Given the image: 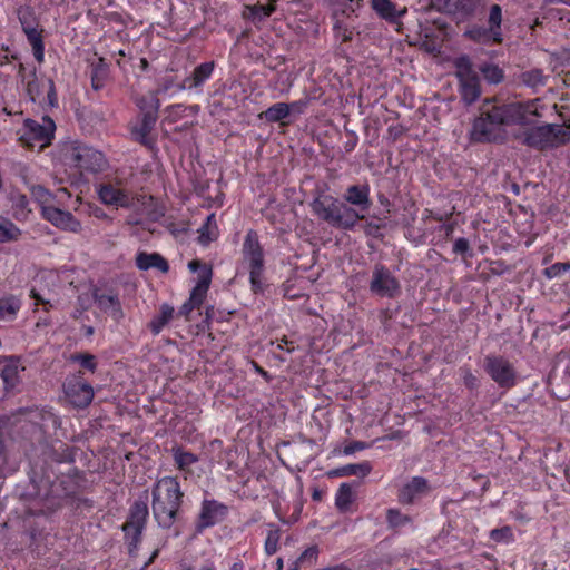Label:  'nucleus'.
I'll return each instance as SVG.
<instances>
[{
	"label": "nucleus",
	"mask_w": 570,
	"mask_h": 570,
	"mask_svg": "<svg viewBox=\"0 0 570 570\" xmlns=\"http://www.w3.org/2000/svg\"><path fill=\"white\" fill-rule=\"evenodd\" d=\"M72 272L69 269H42L32 279L30 297L43 311L57 309L62 305V292L72 284Z\"/></svg>",
	"instance_id": "1"
},
{
	"label": "nucleus",
	"mask_w": 570,
	"mask_h": 570,
	"mask_svg": "<svg viewBox=\"0 0 570 570\" xmlns=\"http://www.w3.org/2000/svg\"><path fill=\"white\" fill-rule=\"evenodd\" d=\"M183 492L175 478L159 479L153 488V513L163 528H170L181 504Z\"/></svg>",
	"instance_id": "2"
},
{
	"label": "nucleus",
	"mask_w": 570,
	"mask_h": 570,
	"mask_svg": "<svg viewBox=\"0 0 570 570\" xmlns=\"http://www.w3.org/2000/svg\"><path fill=\"white\" fill-rule=\"evenodd\" d=\"M312 209L330 225L343 229H352L364 215L347 205L340 203L332 196H318L312 203Z\"/></svg>",
	"instance_id": "3"
},
{
	"label": "nucleus",
	"mask_w": 570,
	"mask_h": 570,
	"mask_svg": "<svg viewBox=\"0 0 570 570\" xmlns=\"http://www.w3.org/2000/svg\"><path fill=\"white\" fill-rule=\"evenodd\" d=\"M264 264V250L259 244L258 235L256 232L249 230L243 243L239 269L249 274V281L255 292L261 288Z\"/></svg>",
	"instance_id": "4"
},
{
	"label": "nucleus",
	"mask_w": 570,
	"mask_h": 570,
	"mask_svg": "<svg viewBox=\"0 0 570 570\" xmlns=\"http://www.w3.org/2000/svg\"><path fill=\"white\" fill-rule=\"evenodd\" d=\"M495 107L498 109L497 116L504 128L510 126L524 127L533 124L537 118L542 116L540 99L511 101Z\"/></svg>",
	"instance_id": "5"
},
{
	"label": "nucleus",
	"mask_w": 570,
	"mask_h": 570,
	"mask_svg": "<svg viewBox=\"0 0 570 570\" xmlns=\"http://www.w3.org/2000/svg\"><path fill=\"white\" fill-rule=\"evenodd\" d=\"M570 140V127L564 125H544L523 134L522 142L528 147L544 150L557 148Z\"/></svg>",
	"instance_id": "6"
},
{
	"label": "nucleus",
	"mask_w": 570,
	"mask_h": 570,
	"mask_svg": "<svg viewBox=\"0 0 570 570\" xmlns=\"http://www.w3.org/2000/svg\"><path fill=\"white\" fill-rule=\"evenodd\" d=\"M63 160L75 167L80 174L97 173L105 168L106 159L102 153L89 146L70 144L63 149Z\"/></svg>",
	"instance_id": "7"
},
{
	"label": "nucleus",
	"mask_w": 570,
	"mask_h": 570,
	"mask_svg": "<svg viewBox=\"0 0 570 570\" xmlns=\"http://www.w3.org/2000/svg\"><path fill=\"white\" fill-rule=\"evenodd\" d=\"M55 130L56 125L50 117H42L41 122L26 119L18 131V137L23 146L41 150L51 144Z\"/></svg>",
	"instance_id": "8"
},
{
	"label": "nucleus",
	"mask_w": 570,
	"mask_h": 570,
	"mask_svg": "<svg viewBox=\"0 0 570 570\" xmlns=\"http://www.w3.org/2000/svg\"><path fill=\"white\" fill-rule=\"evenodd\" d=\"M498 109L495 106L484 110L475 118L470 131V139L475 142H492L503 140L505 137V129L503 124L497 116Z\"/></svg>",
	"instance_id": "9"
},
{
	"label": "nucleus",
	"mask_w": 570,
	"mask_h": 570,
	"mask_svg": "<svg viewBox=\"0 0 570 570\" xmlns=\"http://www.w3.org/2000/svg\"><path fill=\"white\" fill-rule=\"evenodd\" d=\"M484 370L500 387L510 389L517 383L515 368L512 363L503 356H487L484 360Z\"/></svg>",
	"instance_id": "10"
},
{
	"label": "nucleus",
	"mask_w": 570,
	"mask_h": 570,
	"mask_svg": "<svg viewBox=\"0 0 570 570\" xmlns=\"http://www.w3.org/2000/svg\"><path fill=\"white\" fill-rule=\"evenodd\" d=\"M147 515V505L145 503H135L130 510L128 521L122 525L130 554L138 548Z\"/></svg>",
	"instance_id": "11"
},
{
	"label": "nucleus",
	"mask_w": 570,
	"mask_h": 570,
	"mask_svg": "<svg viewBox=\"0 0 570 570\" xmlns=\"http://www.w3.org/2000/svg\"><path fill=\"white\" fill-rule=\"evenodd\" d=\"M136 105L142 112L141 126L134 131L137 139L144 140L153 129L159 109V100L154 92L136 98Z\"/></svg>",
	"instance_id": "12"
},
{
	"label": "nucleus",
	"mask_w": 570,
	"mask_h": 570,
	"mask_svg": "<svg viewBox=\"0 0 570 570\" xmlns=\"http://www.w3.org/2000/svg\"><path fill=\"white\" fill-rule=\"evenodd\" d=\"M370 289L375 295L382 297H394L400 292V284L386 267L376 265L373 271Z\"/></svg>",
	"instance_id": "13"
},
{
	"label": "nucleus",
	"mask_w": 570,
	"mask_h": 570,
	"mask_svg": "<svg viewBox=\"0 0 570 570\" xmlns=\"http://www.w3.org/2000/svg\"><path fill=\"white\" fill-rule=\"evenodd\" d=\"M96 191L101 203L116 208H128L132 205L131 194L118 184L101 183L96 186Z\"/></svg>",
	"instance_id": "14"
},
{
	"label": "nucleus",
	"mask_w": 570,
	"mask_h": 570,
	"mask_svg": "<svg viewBox=\"0 0 570 570\" xmlns=\"http://www.w3.org/2000/svg\"><path fill=\"white\" fill-rule=\"evenodd\" d=\"M65 394L68 401L76 407L88 406L94 399V389L80 377H73L66 381Z\"/></svg>",
	"instance_id": "15"
},
{
	"label": "nucleus",
	"mask_w": 570,
	"mask_h": 570,
	"mask_svg": "<svg viewBox=\"0 0 570 570\" xmlns=\"http://www.w3.org/2000/svg\"><path fill=\"white\" fill-rule=\"evenodd\" d=\"M42 216L60 229L72 233L81 230V223L70 212H65L55 205L47 206L45 212H42Z\"/></svg>",
	"instance_id": "16"
},
{
	"label": "nucleus",
	"mask_w": 570,
	"mask_h": 570,
	"mask_svg": "<svg viewBox=\"0 0 570 570\" xmlns=\"http://www.w3.org/2000/svg\"><path fill=\"white\" fill-rule=\"evenodd\" d=\"M227 513V507L216 500H204L199 513L198 528L205 529L220 522Z\"/></svg>",
	"instance_id": "17"
},
{
	"label": "nucleus",
	"mask_w": 570,
	"mask_h": 570,
	"mask_svg": "<svg viewBox=\"0 0 570 570\" xmlns=\"http://www.w3.org/2000/svg\"><path fill=\"white\" fill-rule=\"evenodd\" d=\"M19 20L23 32L27 36L29 43L32 47L33 56L38 62H42L45 59V46L42 40V31L38 30L27 20L24 13H19Z\"/></svg>",
	"instance_id": "18"
},
{
	"label": "nucleus",
	"mask_w": 570,
	"mask_h": 570,
	"mask_svg": "<svg viewBox=\"0 0 570 570\" xmlns=\"http://www.w3.org/2000/svg\"><path fill=\"white\" fill-rule=\"evenodd\" d=\"M371 7L381 19L390 23H397L407 12L406 7L399 8L392 0H371Z\"/></svg>",
	"instance_id": "19"
},
{
	"label": "nucleus",
	"mask_w": 570,
	"mask_h": 570,
	"mask_svg": "<svg viewBox=\"0 0 570 570\" xmlns=\"http://www.w3.org/2000/svg\"><path fill=\"white\" fill-rule=\"evenodd\" d=\"M30 191L33 199L40 205L41 213L45 212L47 206H53L56 202L60 203L63 197H70L66 188H59L56 194H52L43 186L35 185L30 187Z\"/></svg>",
	"instance_id": "20"
},
{
	"label": "nucleus",
	"mask_w": 570,
	"mask_h": 570,
	"mask_svg": "<svg viewBox=\"0 0 570 570\" xmlns=\"http://www.w3.org/2000/svg\"><path fill=\"white\" fill-rule=\"evenodd\" d=\"M343 197L345 202L358 207L361 210H367L371 206L370 186L367 184L347 187Z\"/></svg>",
	"instance_id": "21"
},
{
	"label": "nucleus",
	"mask_w": 570,
	"mask_h": 570,
	"mask_svg": "<svg viewBox=\"0 0 570 570\" xmlns=\"http://www.w3.org/2000/svg\"><path fill=\"white\" fill-rule=\"evenodd\" d=\"M428 491V482L421 476H414L400 490L399 500L402 503H412Z\"/></svg>",
	"instance_id": "22"
},
{
	"label": "nucleus",
	"mask_w": 570,
	"mask_h": 570,
	"mask_svg": "<svg viewBox=\"0 0 570 570\" xmlns=\"http://www.w3.org/2000/svg\"><path fill=\"white\" fill-rule=\"evenodd\" d=\"M214 67L213 61L200 63L194 69L193 73L184 80L181 88H200L212 77Z\"/></svg>",
	"instance_id": "23"
},
{
	"label": "nucleus",
	"mask_w": 570,
	"mask_h": 570,
	"mask_svg": "<svg viewBox=\"0 0 570 570\" xmlns=\"http://www.w3.org/2000/svg\"><path fill=\"white\" fill-rule=\"evenodd\" d=\"M276 10L275 0H258L253 6H246L244 16L257 23L264 21Z\"/></svg>",
	"instance_id": "24"
},
{
	"label": "nucleus",
	"mask_w": 570,
	"mask_h": 570,
	"mask_svg": "<svg viewBox=\"0 0 570 570\" xmlns=\"http://www.w3.org/2000/svg\"><path fill=\"white\" fill-rule=\"evenodd\" d=\"M4 363L1 370V377L7 389H13L19 383L20 371L23 370L18 358L0 357V363Z\"/></svg>",
	"instance_id": "25"
},
{
	"label": "nucleus",
	"mask_w": 570,
	"mask_h": 570,
	"mask_svg": "<svg viewBox=\"0 0 570 570\" xmlns=\"http://www.w3.org/2000/svg\"><path fill=\"white\" fill-rule=\"evenodd\" d=\"M136 265L141 271H148L150 268H157L161 273L169 271L167 261L158 253H139L136 257Z\"/></svg>",
	"instance_id": "26"
},
{
	"label": "nucleus",
	"mask_w": 570,
	"mask_h": 570,
	"mask_svg": "<svg viewBox=\"0 0 570 570\" xmlns=\"http://www.w3.org/2000/svg\"><path fill=\"white\" fill-rule=\"evenodd\" d=\"M372 471V464L368 461H363L361 463H351L343 465L341 468H337L333 471H331L328 474L331 476H360L365 478Z\"/></svg>",
	"instance_id": "27"
},
{
	"label": "nucleus",
	"mask_w": 570,
	"mask_h": 570,
	"mask_svg": "<svg viewBox=\"0 0 570 570\" xmlns=\"http://www.w3.org/2000/svg\"><path fill=\"white\" fill-rule=\"evenodd\" d=\"M460 92L468 105L474 102L480 96L478 77L460 80Z\"/></svg>",
	"instance_id": "28"
},
{
	"label": "nucleus",
	"mask_w": 570,
	"mask_h": 570,
	"mask_svg": "<svg viewBox=\"0 0 570 570\" xmlns=\"http://www.w3.org/2000/svg\"><path fill=\"white\" fill-rule=\"evenodd\" d=\"M188 268L193 273H197L195 278L196 285L209 286L213 277L212 267L207 264H202L199 261L194 259L188 263Z\"/></svg>",
	"instance_id": "29"
},
{
	"label": "nucleus",
	"mask_w": 570,
	"mask_h": 570,
	"mask_svg": "<svg viewBox=\"0 0 570 570\" xmlns=\"http://www.w3.org/2000/svg\"><path fill=\"white\" fill-rule=\"evenodd\" d=\"M21 235L20 228L9 218L0 216V245L17 242Z\"/></svg>",
	"instance_id": "30"
},
{
	"label": "nucleus",
	"mask_w": 570,
	"mask_h": 570,
	"mask_svg": "<svg viewBox=\"0 0 570 570\" xmlns=\"http://www.w3.org/2000/svg\"><path fill=\"white\" fill-rule=\"evenodd\" d=\"M488 22H489L488 28L494 36V42L500 43L502 41V35H501L502 10L499 4H493L490 8Z\"/></svg>",
	"instance_id": "31"
},
{
	"label": "nucleus",
	"mask_w": 570,
	"mask_h": 570,
	"mask_svg": "<svg viewBox=\"0 0 570 570\" xmlns=\"http://www.w3.org/2000/svg\"><path fill=\"white\" fill-rule=\"evenodd\" d=\"M354 501L353 488L350 483H342L335 495V505L340 511H347Z\"/></svg>",
	"instance_id": "32"
},
{
	"label": "nucleus",
	"mask_w": 570,
	"mask_h": 570,
	"mask_svg": "<svg viewBox=\"0 0 570 570\" xmlns=\"http://www.w3.org/2000/svg\"><path fill=\"white\" fill-rule=\"evenodd\" d=\"M95 299L100 308L109 312L114 317L121 314L120 304L116 296L109 294H95Z\"/></svg>",
	"instance_id": "33"
},
{
	"label": "nucleus",
	"mask_w": 570,
	"mask_h": 570,
	"mask_svg": "<svg viewBox=\"0 0 570 570\" xmlns=\"http://www.w3.org/2000/svg\"><path fill=\"white\" fill-rule=\"evenodd\" d=\"M174 315V308L168 305L164 304L160 307V313L157 315L151 322H150V330L154 334L160 333V331L164 328V326L173 318Z\"/></svg>",
	"instance_id": "34"
},
{
	"label": "nucleus",
	"mask_w": 570,
	"mask_h": 570,
	"mask_svg": "<svg viewBox=\"0 0 570 570\" xmlns=\"http://www.w3.org/2000/svg\"><path fill=\"white\" fill-rule=\"evenodd\" d=\"M217 237V226L215 220V215L210 214L205 224L199 229V243L203 245L208 244Z\"/></svg>",
	"instance_id": "35"
},
{
	"label": "nucleus",
	"mask_w": 570,
	"mask_h": 570,
	"mask_svg": "<svg viewBox=\"0 0 570 570\" xmlns=\"http://www.w3.org/2000/svg\"><path fill=\"white\" fill-rule=\"evenodd\" d=\"M264 114L268 121L277 122L289 116L291 107L285 102H276L267 108Z\"/></svg>",
	"instance_id": "36"
},
{
	"label": "nucleus",
	"mask_w": 570,
	"mask_h": 570,
	"mask_svg": "<svg viewBox=\"0 0 570 570\" xmlns=\"http://www.w3.org/2000/svg\"><path fill=\"white\" fill-rule=\"evenodd\" d=\"M20 309V301L16 297L0 299V321L12 320Z\"/></svg>",
	"instance_id": "37"
},
{
	"label": "nucleus",
	"mask_w": 570,
	"mask_h": 570,
	"mask_svg": "<svg viewBox=\"0 0 570 570\" xmlns=\"http://www.w3.org/2000/svg\"><path fill=\"white\" fill-rule=\"evenodd\" d=\"M386 519L389 525L393 529H403L412 523V519L407 514H403L397 509H389Z\"/></svg>",
	"instance_id": "38"
},
{
	"label": "nucleus",
	"mask_w": 570,
	"mask_h": 570,
	"mask_svg": "<svg viewBox=\"0 0 570 570\" xmlns=\"http://www.w3.org/2000/svg\"><path fill=\"white\" fill-rule=\"evenodd\" d=\"M454 66L456 68V76L459 80L478 77L472 69V63L466 56H461L455 59Z\"/></svg>",
	"instance_id": "39"
},
{
	"label": "nucleus",
	"mask_w": 570,
	"mask_h": 570,
	"mask_svg": "<svg viewBox=\"0 0 570 570\" xmlns=\"http://www.w3.org/2000/svg\"><path fill=\"white\" fill-rule=\"evenodd\" d=\"M481 73L490 83H499L503 79V71L495 65L487 63L480 68Z\"/></svg>",
	"instance_id": "40"
},
{
	"label": "nucleus",
	"mask_w": 570,
	"mask_h": 570,
	"mask_svg": "<svg viewBox=\"0 0 570 570\" xmlns=\"http://www.w3.org/2000/svg\"><path fill=\"white\" fill-rule=\"evenodd\" d=\"M522 81L531 88H538L544 85L546 77L539 69H533L522 73Z\"/></svg>",
	"instance_id": "41"
},
{
	"label": "nucleus",
	"mask_w": 570,
	"mask_h": 570,
	"mask_svg": "<svg viewBox=\"0 0 570 570\" xmlns=\"http://www.w3.org/2000/svg\"><path fill=\"white\" fill-rule=\"evenodd\" d=\"M465 35L474 41H479V42L492 41V42H494V36L492 35V32L490 31L489 28L474 27V28H471L470 30H468L465 32Z\"/></svg>",
	"instance_id": "42"
},
{
	"label": "nucleus",
	"mask_w": 570,
	"mask_h": 570,
	"mask_svg": "<svg viewBox=\"0 0 570 570\" xmlns=\"http://www.w3.org/2000/svg\"><path fill=\"white\" fill-rule=\"evenodd\" d=\"M490 538L498 543L508 544L514 541L513 531L508 525L491 530Z\"/></svg>",
	"instance_id": "43"
},
{
	"label": "nucleus",
	"mask_w": 570,
	"mask_h": 570,
	"mask_svg": "<svg viewBox=\"0 0 570 570\" xmlns=\"http://www.w3.org/2000/svg\"><path fill=\"white\" fill-rule=\"evenodd\" d=\"M174 459L177 464V466L186 471L191 464H194L197 461V458L189 452H184L181 450H176L174 452Z\"/></svg>",
	"instance_id": "44"
},
{
	"label": "nucleus",
	"mask_w": 570,
	"mask_h": 570,
	"mask_svg": "<svg viewBox=\"0 0 570 570\" xmlns=\"http://www.w3.org/2000/svg\"><path fill=\"white\" fill-rule=\"evenodd\" d=\"M208 288H209V286H203V285L195 284V286L193 287V289L190 292L189 298L191 299V302L194 304H197L198 306H200L206 298Z\"/></svg>",
	"instance_id": "45"
},
{
	"label": "nucleus",
	"mask_w": 570,
	"mask_h": 570,
	"mask_svg": "<svg viewBox=\"0 0 570 570\" xmlns=\"http://www.w3.org/2000/svg\"><path fill=\"white\" fill-rule=\"evenodd\" d=\"M570 269V263H556L544 269V275L548 278H554Z\"/></svg>",
	"instance_id": "46"
},
{
	"label": "nucleus",
	"mask_w": 570,
	"mask_h": 570,
	"mask_svg": "<svg viewBox=\"0 0 570 570\" xmlns=\"http://www.w3.org/2000/svg\"><path fill=\"white\" fill-rule=\"evenodd\" d=\"M87 214L100 220L111 222L109 215L99 206L94 204H87Z\"/></svg>",
	"instance_id": "47"
},
{
	"label": "nucleus",
	"mask_w": 570,
	"mask_h": 570,
	"mask_svg": "<svg viewBox=\"0 0 570 570\" xmlns=\"http://www.w3.org/2000/svg\"><path fill=\"white\" fill-rule=\"evenodd\" d=\"M278 540H279V537H278L277 532L272 531L268 533L266 541H265V551L267 554L272 556L277 551Z\"/></svg>",
	"instance_id": "48"
},
{
	"label": "nucleus",
	"mask_w": 570,
	"mask_h": 570,
	"mask_svg": "<svg viewBox=\"0 0 570 570\" xmlns=\"http://www.w3.org/2000/svg\"><path fill=\"white\" fill-rule=\"evenodd\" d=\"M72 360L79 362L81 366L88 368L91 372L96 368L95 357L90 354L75 355L72 356Z\"/></svg>",
	"instance_id": "49"
},
{
	"label": "nucleus",
	"mask_w": 570,
	"mask_h": 570,
	"mask_svg": "<svg viewBox=\"0 0 570 570\" xmlns=\"http://www.w3.org/2000/svg\"><path fill=\"white\" fill-rule=\"evenodd\" d=\"M370 448V444L362 442V441H353L350 444H347L343 450L342 454L345 456L354 454L356 451H362Z\"/></svg>",
	"instance_id": "50"
},
{
	"label": "nucleus",
	"mask_w": 570,
	"mask_h": 570,
	"mask_svg": "<svg viewBox=\"0 0 570 570\" xmlns=\"http://www.w3.org/2000/svg\"><path fill=\"white\" fill-rule=\"evenodd\" d=\"M482 1L483 0H460L459 6L465 13L471 14L481 6Z\"/></svg>",
	"instance_id": "51"
},
{
	"label": "nucleus",
	"mask_w": 570,
	"mask_h": 570,
	"mask_svg": "<svg viewBox=\"0 0 570 570\" xmlns=\"http://www.w3.org/2000/svg\"><path fill=\"white\" fill-rule=\"evenodd\" d=\"M335 35L342 41H348L352 39V31L345 27H342L338 22L334 24Z\"/></svg>",
	"instance_id": "52"
},
{
	"label": "nucleus",
	"mask_w": 570,
	"mask_h": 570,
	"mask_svg": "<svg viewBox=\"0 0 570 570\" xmlns=\"http://www.w3.org/2000/svg\"><path fill=\"white\" fill-rule=\"evenodd\" d=\"M453 250L458 254H465L469 250V242L465 238H458L454 242Z\"/></svg>",
	"instance_id": "53"
},
{
	"label": "nucleus",
	"mask_w": 570,
	"mask_h": 570,
	"mask_svg": "<svg viewBox=\"0 0 570 570\" xmlns=\"http://www.w3.org/2000/svg\"><path fill=\"white\" fill-rule=\"evenodd\" d=\"M307 105H308V100H306V99H301V100L294 101L292 104H288V106L291 107V112H297V114L304 112V110L307 108Z\"/></svg>",
	"instance_id": "54"
},
{
	"label": "nucleus",
	"mask_w": 570,
	"mask_h": 570,
	"mask_svg": "<svg viewBox=\"0 0 570 570\" xmlns=\"http://www.w3.org/2000/svg\"><path fill=\"white\" fill-rule=\"evenodd\" d=\"M463 380L465 385L470 389H473L478 385V379L471 372H466Z\"/></svg>",
	"instance_id": "55"
},
{
	"label": "nucleus",
	"mask_w": 570,
	"mask_h": 570,
	"mask_svg": "<svg viewBox=\"0 0 570 570\" xmlns=\"http://www.w3.org/2000/svg\"><path fill=\"white\" fill-rule=\"evenodd\" d=\"M316 556H317V550L315 548H308L306 549L302 556L299 557V561L303 562L305 559H316Z\"/></svg>",
	"instance_id": "56"
},
{
	"label": "nucleus",
	"mask_w": 570,
	"mask_h": 570,
	"mask_svg": "<svg viewBox=\"0 0 570 570\" xmlns=\"http://www.w3.org/2000/svg\"><path fill=\"white\" fill-rule=\"evenodd\" d=\"M48 85H49V91H48L49 104L51 106H56L57 105V97H56V92H55L53 82L51 80H49Z\"/></svg>",
	"instance_id": "57"
},
{
	"label": "nucleus",
	"mask_w": 570,
	"mask_h": 570,
	"mask_svg": "<svg viewBox=\"0 0 570 570\" xmlns=\"http://www.w3.org/2000/svg\"><path fill=\"white\" fill-rule=\"evenodd\" d=\"M199 307L197 304H194L191 299L189 298L184 305L181 306L180 313L181 314H189L194 308Z\"/></svg>",
	"instance_id": "58"
},
{
	"label": "nucleus",
	"mask_w": 570,
	"mask_h": 570,
	"mask_svg": "<svg viewBox=\"0 0 570 570\" xmlns=\"http://www.w3.org/2000/svg\"><path fill=\"white\" fill-rule=\"evenodd\" d=\"M42 421L43 422L40 424L41 428L48 425L47 424L48 421H51L52 425H57L58 424V419L51 412H49V411L46 412V416L43 415Z\"/></svg>",
	"instance_id": "59"
},
{
	"label": "nucleus",
	"mask_w": 570,
	"mask_h": 570,
	"mask_svg": "<svg viewBox=\"0 0 570 570\" xmlns=\"http://www.w3.org/2000/svg\"><path fill=\"white\" fill-rule=\"evenodd\" d=\"M4 452V432L3 428L0 425V454Z\"/></svg>",
	"instance_id": "60"
},
{
	"label": "nucleus",
	"mask_w": 570,
	"mask_h": 570,
	"mask_svg": "<svg viewBox=\"0 0 570 570\" xmlns=\"http://www.w3.org/2000/svg\"><path fill=\"white\" fill-rule=\"evenodd\" d=\"M284 344H285V346H284L282 343H279V344L277 345V347H278V348H281V350L286 348V351H287V352H291V351L294 348V347L292 346V343H288L287 341H284Z\"/></svg>",
	"instance_id": "61"
},
{
	"label": "nucleus",
	"mask_w": 570,
	"mask_h": 570,
	"mask_svg": "<svg viewBox=\"0 0 570 570\" xmlns=\"http://www.w3.org/2000/svg\"><path fill=\"white\" fill-rule=\"evenodd\" d=\"M244 564L242 561L234 562L230 567V570H243Z\"/></svg>",
	"instance_id": "62"
},
{
	"label": "nucleus",
	"mask_w": 570,
	"mask_h": 570,
	"mask_svg": "<svg viewBox=\"0 0 570 570\" xmlns=\"http://www.w3.org/2000/svg\"><path fill=\"white\" fill-rule=\"evenodd\" d=\"M157 554H158V550H155L153 552V554L150 556V558L145 562V567L149 566L154 561V559L157 557Z\"/></svg>",
	"instance_id": "63"
},
{
	"label": "nucleus",
	"mask_w": 570,
	"mask_h": 570,
	"mask_svg": "<svg viewBox=\"0 0 570 570\" xmlns=\"http://www.w3.org/2000/svg\"><path fill=\"white\" fill-rule=\"evenodd\" d=\"M198 570H216L213 563L203 564Z\"/></svg>",
	"instance_id": "64"
}]
</instances>
